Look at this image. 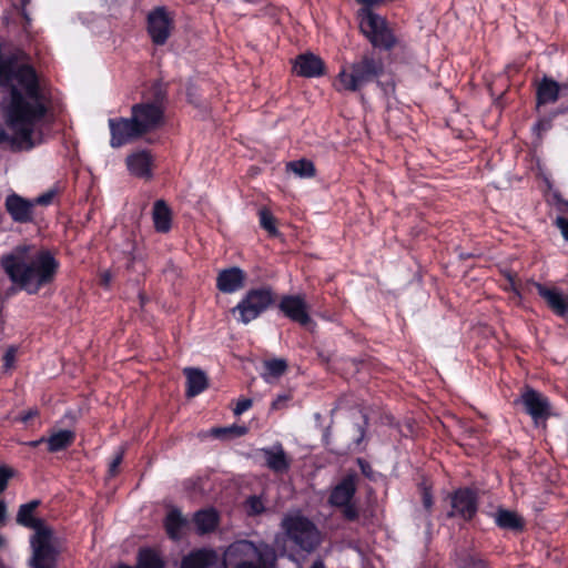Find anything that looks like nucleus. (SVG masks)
<instances>
[{
    "instance_id": "79ce46f5",
    "label": "nucleus",
    "mask_w": 568,
    "mask_h": 568,
    "mask_svg": "<svg viewBox=\"0 0 568 568\" xmlns=\"http://www.w3.org/2000/svg\"><path fill=\"white\" fill-rule=\"evenodd\" d=\"M246 506L247 514L252 516L260 515L265 510L263 500L257 496H251L246 501Z\"/></svg>"
},
{
    "instance_id": "de8ad7c7",
    "label": "nucleus",
    "mask_w": 568,
    "mask_h": 568,
    "mask_svg": "<svg viewBox=\"0 0 568 568\" xmlns=\"http://www.w3.org/2000/svg\"><path fill=\"white\" fill-rule=\"evenodd\" d=\"M252 404H253V402L250 398L239 399L235 407L233 408L234 415L240 416L241 414H243L244 412L250 409L252 407Z\"/></svg>"
},
{
    "instance_id": "3c124183",
    "label": "nucleus",
    "mask_w": 568,
    "mask_h": 568,
    "mask_svg": "<svg viewBox=\"0 0 568 568\" xmlns=\"http://www.w3.org/2000/svg\"><path fill=\"white\" fill-rule=\"evenodd\" d=\"M123 460V450L121 449L109 465L110 476H114L118 473V468Z\"/></svg>"
},
{
    "instance_id": "a19ab883",
    "label": "nucleus",
    "mask_w": 568,
    "mask_h": 568,
    "mask_svg": "<svg viewBox=\"0 0 568 568\" xmlns=\"http://www.w3.org/2000/svg\"><path fill=\"white\" fill-rule=\"evenodd\" d=\"M393 0H357V4L359 8L357 9V14L363 13L364 10H372L373 12H377V9L386 6Z\"/></svg>"
},
{
    "instance_id": "864d4df0",
    "label": "nucleus",
    "mask_w": 568,
    "mask_h": 568,
    "mask_svg": "<svg viewBox=\"0 0 568 568\" xmlns=\"http://www.w3.org/2000/svg\"><path fill=\"white\" fill-rule=\"evenodd\" d=\"M14 358H16V349L13 347H10L4 356H3V359H4V365L7 367H10L12 365V363L14 362Z\"/></svg>"
},
{
    "instance_id": "4468645a",
    "label": "nucleus",
    "mask_w": 568,
    "mask_h": 568,
    "mask_svg": "<svg viewBox=\"0 0 568 568\" xmlns=\"http://www.w3.org/2000/svg\"><path fill=\"white\" fill-rule=\"evenodd\" d=\"M354 494L355 478L353 475H348L333 489L329 497L331 505L343 508V513L348 519L355 518V510L351 505Z\"/></svg>"
},
{
    "instance_id": "f8f14e48",
    "label": "nucleus",
    "mask_w": 568,
    "mask_h": 568,
    "mask_svg": "<svg viewBox=\"0 0 568 568\" xmlns=\"http://www.w3.org/2000/svg\"><path fill=\"white\" fill-rule=\"evenodd\" d=\"M109 126L111 131L110 144L112 148H120L142 136L132 118L110 119Z\"/></svg>"
},
{
    "instance_id": "423d86ee",
    "label": "nucleus",
    "mask_w": 568,
    "mask_h": 568,
    "mask_svg": "<svg viewBox=\"0 0 568 568\" xmlns=\"http://www.w3.org/2000/svg\"><path fill=\"white\" fill-rule=\"evenodd\" d=\"M450 510L447 511V519H462L470 523L477 515L479 508L478 491L471 487H459L448 495Z\"/></svg>"
},
{
    "instance_id": "c03bdc74",
    "label": "nucleus",
    "mask_w": 568,
    "mask_h": 568,
    "mask_svg": "<svg viewBox=\"0 0 568 568\" xmlns=\"http://www.w3.org/2000/svg\"><path fill=\"white\" fill-rule=\"evenodd\" d=\"M516 277H517L516 273L508 272L506 274V278L508 281V285L505 286L504 290L513 292L515 294V296L520 300L521 298V292H520V288H519V286L517 284V282H516Z\"/></svg>"
},
{
    "instance_id": "58836bf2",
    "label": "nucleus",
    "mask_w": 568,
    "mask_h": 568,
    "mask_svg": "<svg viewBox=\"0 0 568 568\" xmlns=\"http://www.w3.org/2000/svg\"><path fill=\"white\" fill-rule=\"evenodd\" d=\"M552 115L539 119L532 126V132L539 142L542 141L544 134L552 128Z\"/></svg>"
},
{
    "instance_id": "39448f33",
    "label": "nucleus",
    "mask_w": 568,
    "mask_h": 568,
    "mask_svg": "<svg viewBox=\"0 0 568 568\" xmlns=\"http://www.w3.org/2000/svg\"><path fill=\"white\" fill-rule=\"evenodd\" d=\"M282 527L288 538L305 551H312L320 542L316 527L305 517L286 516L282 521Z\"/></svg>"
},
{
    "instance_id": "b1692460",
    "label": "nucleus",
    "mask_w": 568,
    "mask_h": 568,
    "mask_svg": "<svg viewBox=\"0 0 568 568\" xmlns=\"http://www.w3.org/2000/svg\"><path fill=\"white\" fill-rule=\"evenodd\" d=\"M217 560V555L211 549H199L185 556L181 568H210Z\"/></svg>"
},
{
    "instance_id": "c9c22d12",
    "label": "nucleus",
    "mask_w": 568,
    "mask_h": 568,
    "mask_svg": "<svg viewBox=\"0 0 568 568\" xmlns=\"http://www.w3.org/2000/svg\"><path fill=\"white\" fill-rule=\"evenodd\" d=\"M457 568H491L490 564L480 556L463 554L457 559Z\"/></svg>"
},
{
    "instance_id": "bf43d9fd",
    "label": "nucleus",
    "mask_w": 568,
    "mask_h": 568,
    "mask_svg": "<svg viewBox=\"0 0 568 568\" xmlns=\"http://www.w3.org/2000/svg\"><path fill=\"white\" fill-rule=\"evenodd\" d=\"M9 141V135L3 129H0V143Z\"/></svg>"
},
{
    "instance_id": "2f4dec72",
    "label": "nucleus",
    "mask_w": 568,
    "mask_h": 568,
    "mask_svg": "<svg viewBox=\"0 0 568 568\" xmlns=\"http://www.w3.org/2000/svg\"><path fill=\"white\" fill-rule=\"evenodd\" d=\"M185 525V519L181 513L176 509L171 510L165 518V529L170 538L179 539L181 537V530Z\"/></svg>"
},
{
    "instance_id": "7c9ffc66",
    "label": "nucleus",
    "mask_w": 568,
    "mask_h": 568,
    "mask_svg": "<svg viewBox=\"0 0 568 568\" xmlns=\"http://www.w3.org/2000/svg\"><path fill=\"white\" fill-rule=\"evenodd\" d=\"M556 207L562 214L558 215L554 225L560 231L562 239L568 243V200L556 195Z\"/></svg>"
},
{
    "instance_id": "09e8293b",
    "label": "nucleus",
    "mask_w": 568,
    "mask_h": 568,
    "mask_svg": "<svg viewBox=\"0 0 568 568\" xmlns=\"http://www.w3.org/2000/svg\"><path fill=\"white\" fill-rule=\"evenodd\" d=\"M290 399L291 396L288 394H281L272 402L271 408L274 410L282 409L286 406Z\"/></svg>"
},
{
    "instance_id": "603ef678",
    "label": "nucleus",
    "mask_w": 568,
    "mask_h": 568,
    "mask_svg": "<svg viewBox=\"0 0 568 568\" xmlns=\"http://www.w3.org/2000/svg\"><path fill=\"white\" fill-rule=\"evenodd\" d=\"M112 278H113V275L110 271H103L101 274H100V283L101 285H103L104 287H109L111 282H112Z\"/></svg>"
},
{
    "instance_id": "dca6fc26",
    "label": "nucleus",
    "mask_w": 568,
    "mask_h": 568,
    "mask_svg": "<svg viewBox=\"0 0 568 568\" xmlns=\"http://www.w3.org/2000/svg\"><path fill=\"white\" fill-rule=\"evenodd\" d=\"M278 307L285 316L301 325H306L311 321L307 304L302 296H283Z\"/></svg>"
},
{
    "instance_id": "a878e982",
    "label": "nucleus",
    "mask_w": 568,
    "mask_h": 568,
    "mask_svg": "<svg viewBox=\"0 0 568 568\" xmlns=\"http://www.w3.org/2000/svg\"><path fill=\"white\" fill-rule=\"evenodd\" d=\"M126 165L130 173L134 176L145 179L151 176V155L145 151L129 155Z\"/></svg>"
},
{
    "instance_id": "f03ea898",
    "label": "nucleus",
    "mask_w": 568,
    "mask_h": 568,
    "mask_svg": "<svg viewBox=\"0 0 568 568\" xmlns=\"http://www.w3.org/2000/svg\"><path fill=\"white\" fill-rule=\"evenodd\" d=\"M0 265L10 281L29 294L51 284L57 275L59 262L47 248L20 244L1 256Z\"/></svg>"
},
{
    "instance_id": "bb28decb",
    "label": "nucleus",
    "mask_w": 568,
    "mask_h": 568,
    "mask_svg": "<svg viewBox=\"0 0 568 568\" xmlns=\"http://www.w3.org/2000/svg\"><path fill=\"white\" fill-rule=\"evenodd\" d=\"M261 452L265 458L266 466L271 470L282 473L288 469L290 463L282 445H276L272 448H263Z\"/></svg>"
},
{
    "instance_id": "412c9836",
    "label": "nucleus",
    "mask_w": 568,
    "mask_h": 568,
    "mask_svg": "<svg viewBox=\"0 0 568 568\" xmlns=\"http://www.w3.org/2000/svg\"><path fill=\"white\" fill-rule=\"evenodd\" d=\"M245 273L240 267L222 270L216 278V286L223 293H234L244 286Z\"/></svg>"
},
{
    "instance_id": "4be33fe9",
    "label": "nucleus",
    "mask_w": 568,
    "mask_h": 568,
    "mask_svg": "<svg viewBox=\"0 0 568 568\" xmlns=\"http://www.w3.org/2000/svg\"><path fill=\"white\" fill-rule=\"evenodd\" d=\"M495 524L500 529L510 530L515 534L523 532L526 527L525 519L516 511L499 507L495 515Z\"/></svg>"
},
{
    "instance_id": "473e14b6",
    "label": "nucleus",
    "mask_w": 568,
    "mask_h": 568,
    "mask_svg": "<svg viewBox=\"0 0 568 568\" xmlns=\"http://www.w3.org/2000/svg\"><path fill=\"white\" fill-rule=\"evenodd\" d=\"M138 568H164V561L152 549H141L138 555Z\"/></svg>"
},
{
    "instance_id": "f704fd0d",
    "label": "nucleus",
    "mask_w": 568,
    "mask_h": 568,
    "mask_svg": "<svg viewBox=\"0 0 568 568\" xmlns=\"http://www.w3.org/2000/svg\"><path fill=\"white\" fill-rule=\"evenodd\" d=\"M286 168L300 178H313L315 175L313 162L305 159L288 162Z\"/></svg>"
},
{
    "instance_id": "680f3d73",
    "label": "nucleus",
    "mask_w": 568,
    "mask_h": 568,
    "mask_svg": "<svg viewBox=\"0 0 568 568\" xmlns=\"http://www.w3.org/2000/svg\"><path fill=\"white\" fill-rule=\"evenodd\" d=\"M41 443H45V438H44V437H42V438H40V439H38V440L29 442V443H28V445H29L30 447H37V446H38V445H40Z\"/></svg>"
},
{
    "instance_id": "e433bc0d",
    "label": "nucleus",
    "mask_w": 568,
    "mask_h": 568,
    "mask_svg": "<svg viewBox=\"0 0 568 568\" xmlns=\"http://www.w3.org/2000/svg\"><path fill=\"white\" fill-rule=\"evenodd\" d=\"M266 373L263 375L264 379L268 381L270 377H280L287 369V363L285 359L275 358L271 361H266L264 363Z\"/></svg>"
},
{
    "instance_id": "4d7b16f0",
    "label": "nucleus",
    "mask_w": 568,
    "mask_h": 568,
    "mask_svg": "<svg viewBox=\"0 0 568 568\" xmlns=\"http://www.w3.org/2000/svg\"><path fill=\"white\" fill-rule=\"evenodd\" d=\"M7 516V508L3 501H0V524L4 521Z\"/></svg>"
},
{
    "instance_id": "a211bd4d",
    "label": "nucleus",
    "mask_w": 568,
    "mask_h": 568,
    "mask_svg": "<svg viewBox=\"0 0 568 568\" xmlns=\"http://www.w3.org/2000/svg\"><path fill=\"white\" fill-rule=\"evenodd\" d=\"M293 70L300 77L316 78L324 74L325 63L314 53H303L296 57Z\"/></svg>"
},
{
    "instance_id": "0eeeda50",
    "label": "nucleus",
    "mask_w": 568,
    "mask_h": 568,
    "mask_svg": "<svg viewBox=\"0 0 568 568\" xmlns=\"http://www.w3.org/2000/svg\"><path fill=\"white\" fill-rule=\"evenodd\" d=\"M32 556L29 559L30 568H57L59 549L53 540V531L34 534L30 540Z\"/></svg>"
},
{
    "instance_id": "5fc2aeb1",
    "label": "nucleus",
    "mask_w": 568,
    "mask_h": 568,
    "mask_svg": "<svg viewBox=\"0 0 568 568\" xmlns=\"http://www.w3.org/2000/svg\"><path fill=\"white\" fill-rule=\"evenodd\" d=\"M38 415H39V410L37 408H30L29 410L24 412L21 415L20 420L23 423H27L30 419L37 417Z\"/></svg>"
},
{
    "instance_id": "6e6d98bb",
    "label": "nucleus",
    "mask_w": 568,
    "mask_h": 568,
    "mask_svg": "<svg viewBox=\"0 0 568 568\" xmlns=\"http://www.w3.org/2000/svg\"><path fill=\"white\" fill-rule=\"evenodd\" d=\"M568 113V105H560L556 110L551 112L552 118H556L558 115L567 114Z\"/></svg>"
},
{
    "instance_id": "7ed1b4c3",
    "label": "nucleus",
    "mask_w": 568,
    "mask_h": 568,
    "mask_svg": "<svg viewBox=\"0 0 568 568\" xmlns=\"http://www.w3.org/2000/svg\"><path fill=\"white\" fill-rule=\"evenodd\" d=\"M274 561L275 552L271 546L250 540H237L223 554L224 568H271Z\"/></svg>"
},
{
    "instance_id": "f3484780",
    "label": "nucleus",
    "mask_w": 568,
    "mask_h": 568,
    "mask_svg": "<svg viewBox=\"0 0 568 568\" xmlns=\"http://www.w3.org/2000/svg\"><path fill=\"white\" fill-rule=\"evenodd\" d=\"M384 73V62L382 58L374 53H367L357 62V88L365 82L378 79Z\"/></svg>"
},
{
    "instance_id": "cd10ccee",
    "label": "nucleus",
    "mask_w": 568,
    "mask_h": 568,
    "mask_svg": "<svg viewBox=\"0 0 568 568\" xmlns=\"http://www.w3.org/2000/svg\"><path fill=\"white\" fill-rule=\"evenodd\" d=\"M75 434L70 429L53 432L48 438H45L48 452L57 453L64 450L73 444Z\"/></svg>"
},
{
    "instance_id": "c85d7f7f",
    "label": "nucleus",
    "mask_w": 568,
    "mask_h": 568,
    "mask_svg": "<svg viewBox=\"0 0 568 568\" xmlns=\"http://www.w3.org/2000/svg\"><path fill=\"white\" fill-rule=\"evenodd\" d=\"M154 227L160 233H166L171 229L172 214L171 210L163 200H158L153 206Z\"/></svg>"
},
{
    "instance_id": "e2e57ef3",
    "label": "nucleus",
    "mask_w": 568,
    "mask_h": 568,
    "mask_svg": "<svg viewBox=\"0 0 568 568\" xmlns=\"http://www.w3.org/2000/svg\"><path fill=\"white\" fill-rule=\"evenodd\" d=\"M364 367H365V362L364 361H357V368H356L357 374L362 373Z\"/></svg>"
},
{
    "instance_id": "ddd939ff",
    "label": "nucleus",
    "mask_w": 568,
    "mask_h": 568,
    "mask_svg": "<svg viewBox=\"0 0 568 568\" xmlns=\"http://www.w3.org/2000/svg\"><path fill=\"white\" fill-rule=\"evenodd\" d=\"M532 285L539 296L546 302L550 311L558 317L568 318V297L561 293L557 287H547L546 285L528 281Z\"/></svg>"
},
{
    "instance_id": "5701e85b",
    "label": "nucleus",
    "mask_w": 568,
    "mask_h": 568,
    "mask_svg": "<svg viewBox=\"0 0 568 568\" xmlns=\"http://www.w3.org/2000/svg\"><path fill=\"white\" fill-rule=\"evenodd\" d=\"M561 92V85L549 77H544L536 89L537 106L555 103L558 101Z\"/></svg>"
},
{
    "instance_id": "13d9d810",
    "label": "nucleus",
    "mask_w": 568,
    "mask_h": 568,
    "mask_svg": "<svg viewBox=\"0 0 568 568\" xmlns=\"http://www.w3.org/2000/svg\"><path fill=\"white\" fill-rule=\"evenodd\" d=\"M317 355L324 363H328L331 359V355L325 354L323 351H320Z\"/></svg>"
},
{
    "instance_id": "4c0bfd02",
    "label": "nucleus",
    "mask_w": 568,
    "mask_h": 568,
    "mask_svg": "<svg viewBox=\"0 0 568 568\" xmlns=\"http://www.w3.org/2000/svg\"><path fill=\"white\" fill-rule=\"evenodd\" d=\"M260 224L261 226L267 231L271 235L277 234L276 220L274 215L266 209L262 207L258 211Z\"/></svg>"
},
{
    "instance_id": "72a5a7b5",
    "label": "nucleus",
    "mask_w": 568,
    "mask_h": 568,
    "mask_svg": "<svg viewBox=\"0 0 568 568\" xmlns=\"http://www.w3.org/2000/svg\"><path fill=\"white\" fill-rule=\"evenodd\" d=\"M335 88L342 92L355 91V68L349 65L348 69H343L337 80L334 83Z\"/></svg>"
},
{
    "instance_id": "6ab92c4d",
    "label": "nucleus",
    "mask_w": 568,
    "mask_h": 568,
    "mask_svg": "<svg viewBox=\"0 0 568 568\" xmlns=\"http://www.w3.org/2000/svg\"><path fill=\"white\" fill-rule=\"evenodd\" d=\"M32 201L26 200L18 194H10L6 199V209L12 220L18 223H28L33 220Z\"/></svg>"
},
{
    "instance_id": "6e6552de",
    "label": "nucleus",
    "mask_w": 568,
    "mask_h": 568,
    "mask_svg": "<svg viewBox=\"0 0 568 568\" xmlns=\"http://www.w3.org/2000/svg\"><path fill=\"white\" fill-rule=\"evenodd\" d=\"M273 301V292L270 287L251 290L232 310V312H239V320L243 324H248L251 321L257 318L264 311H266Z\"/></svg>"
},
{
    "instance_id": "393cba45",
    "label": "nucleus",
    "mask_w": 568,
    "mask_h": 568,
    "mask_svg": "<svg viewBox=\"0 0 568 568\" xmlns=\"http://www.w3.org/2000/svg\"><path fill=\"white\" fill-rule=\"evenodd\" d=\"M186 377V396L194 397L207 388V376L206 374L193 367H186L183 369Z\"/></svg>"
},
{
    "instance_id": "0e129e2a",
    "label": "nucleus",
    "mask_w": 568,
    "mask_h": 568,
    "mask_svg": "<svg viewBox=\"0 0 568 568\" xmlns=\"http://www.w3.org/2000/svg\"><path fill=\"white\" fill-rule=\"evenodd\" d=\"M311 568H324L322 561H315Z\"/></svg>"
},
{
    "instance_id": "37998d69",
    "label": "nucleus",
    "mask_w": 568,
    "mask_h": 568,
    "mask_svg": "<svg viewBox=\"0 0 568 568\" xmlns=\"http://www.w3.org/2000/svg\"><path fill=\"white\" fill-rule=\"evenodd\" d=\"M357 467L361 469V473L369 480L376 481L377 477L381 474L373 470L371 464L362 458H357Z\"/></svg>"
},
{
    "instance_id": "9b49d317",
    "label": "nucleus",
    "mask_w": 568,
    "mask_h": 568,
    "mask_svg": "<svg viewBox=\"0 0 568 568\" xmlns=\"http://www.w3.org/2000/svg\"><path fill=\"white\" fill-rule=\"evenodd\" d=\"M131 118L143 135L162 124L163 111L155 103H139L132 106Z\"/></svg>"
},
{
    "instance_id": "1a4fd4ad",
    "label": "nucleus",
    "mask_w": 568,
    "mask_h": 568,
    "mask_svg": "<svg viewBox=\"0 0 568 568\" xmlns=\"http://www.w3.org/2000/svg\"><path fill=\"white\" fill-rule=\"evenodd\" d=\"M514 405H520L523 412L531 417L534 424L538 426L545 423L551 416V404L549 398L542 393L526 385Z\"/></svg>"
},
{
    "instance_id": "49530a36",
    "label": "nucleus",
    "mask_w": 568,
    "mask_h": 568,
    "mask_svg": "<svg viewBox=\"0 0 568 568\" xmlns=\"http://www.w3.org/2000/svg\"><path fill=\"white\" fill-rule=\"evenodd\" d=\"M246 432H247V428L245 426H232V427L219 428V429L213 430V433L216 436H220L221 434H226V433H232V434H235L236 436H242V435L246 434Z\"/></svg>"
},
{
    "instance_id": "c756f323",
    "label": "nucleus",
    "mask_w": 568,
    "mask_h": 568,
    "mask_svg": "<svg viewBox=\"0 0 568 568\" xmlns=\"http://www.w3.org/2000/svg\"><path fill=\"white\" fill-rule=\"evenodd\" d=\"M193 521L197 532L204 535L217 527L219 516L213 509L200 510L194 515Z\"/></svg>"
},
{
    "instance_id": "69168bd1",
    "label": "nucleus",
    "mask_w": 568,
    "mask_h": 568,
    "mask_svg": "<svg viewBox=\"0 0 568 568\" xmlns=\"http://www.w3.org/2000/svg\"><path fill=\"white\" fill-rule=\"evenodd\" d=\"M559 85H561V91H562V90H568V82H566V83H559Z\"/></svg>"
},
{
    "instance_id": "052dcab7",
    "label": "nucleus",
    "mask_w": 568,
    "mask_h": 568,
    "mask_svg": "<svg viewBox=\"0 0 568 568\" xmlns=\"http://www.w3.org/2000/svg\"><path fill=\"white\" fill-rule=\"evenodd\" d=\"M134 260H135V257L132 255V251H129V253H128V264H126L128 268L132 267V264H133Z\"/></svg>"
},
{
    "instance_id": "8fccbe9b",
    "label": "nucleus",
    "mask_w": 568,
    "mask_h": 568,
    "mask_svg": "<svg viewBox=\"0 0 568 568\" xmlns=\"http://www.w3.org/2000/svg\"><path fill=\"white\" fill-rule=\"evenodd\" d=\"M55 195V192L50 190L43 194H41L40 196H38L34 201H32L36 204H39V205H48L52 202L53 197Z\"/></svg>"
},
{
    "instance_id": "f257e3e1",
    "label": "nucleus",
    "mask_w": 568,
    "mask_h": 568,
    "mask_svg": "<svg viewBox=\"0 0 568 568\" xmlns=\"http://www.w3.org/2000/svg\"><path fill=\"white\" fill-rule=\"evenodd\" d=\"M0 85L10 90V99L4 105L6 124L20 142L31 148L34 125L45 113L36 71L28 64L3 60L0 62Z\"/></svg>"
},
{
    "instance_id": "a18cd8bd",
    "label": "nucleus",
    "mask_w": 568,
    "mask_h": 568,
    "mask_svg": "<svg viewBox=\"0 0 568 568\" xmlns=\"http://www.w3.org/2000/svg\"><path fill=\"white\" fill-rule=\"evenodd\" d=\"M13 476V469L0 466V494L7 488L9 479Z\"/></svg>"
},
{
    "instance_id": "2eb2a0df",
    "label": "nucleus",
    "mask_w": 568,
    "mask_h": 568,
    "mask_svg": "<svg viewBox=\"0 0 568 568\" xmlns=\"http://www.w3.org/2000/svg\"><path fill=\"white\" fill-rule=\"evenodd\" d=\"M361 414H362V418L364 422V426L359 427L361 436L357 437V442H356L357 448H359L363 440L365 438H367V433H368L371 426L377 425V424L390 425L393 422V417L389 414L385 413L383 410V408L375 403L371 406L362 407Z\"/></svg>"
},
{
    "instance_id": "9d476101",
    "label": "nucleus",
    "mask_w": 568,
    "mask_h": 568,
    "mask_svg": "<svg viewBox=\"0 0 568 568\" xmlns=\"http://www.w3.org/2000/svg\"><path fill=\"white\" fill-rule=\"evenodd\" d=\"M173 29V18L164 7H159L148 14V32L156 45H163Z\"/></svg>"
},
{
    "instance_id": "20e7f679",
    "label": "nucleus",
    "mask_w": 568,
    "mask_h": 568,
    "mask_svg": "<svg viewBox=\"0 0 568 568\" xmlns=\"http://www.w3.org/2000/svg\"><path fill=\"white\" fill-rule=\"evenodd\" d=\"M357 20L359 32L373 49L390 52L397 47L399 39L386 16L364 10L363 13L357 14Z\"/></svg>"
},
{
    "instance_id": "aec40b11",
    "label": "nucleus",
    "mask_w": 568,
    "mask_h": 568,
    "mask_svg": "<svg viewBox=\"0 0 568 568\" xmlns=\"http://www.w3.org/2000/svg\"><path fill=\"white\" fill-rule=\"evenodd\" d=\"M39 500H31L27 504H23L19 507L18 514H17V523L21 526L31 528L34 530V534L41 532V531H50L52 530L50 527H48L44 521L40 518H36L33 516L34 510L39 506Z\"/></svg>"
},
{
    "instance_id": "ea45409f",
    "label": "nucleus",
    "mask_w": 568,
    "mask_h": 568,
    "mask_svg": "<svg viewBox=\"0 0 568 568\" xmlns=\"http://www.w3.org/2000/svg\"><path fill=\"white\" fill-rule=\"evenodd\" d=\"M419 489H420L423 507L429 517L432 515L433 507H434V497H433L432 488L427 485H422L419 487Z\"/></svg>"
}]
</instances>
